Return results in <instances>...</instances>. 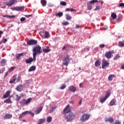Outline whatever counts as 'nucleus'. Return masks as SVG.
I'll list each match as a JSON object with an SVG mask.
<instances>
[{
	"mask_svg": "<svg viewBox=\"0 0 124 124\" xmlns=\"http://www.w3.org/2000/svg\"><path fill=\"white\" fill-rule=\"evenodd\" d=\"M63 112L65 113V118L67 120V122H70L74 118V114L71 112V110L69 109V105H68L63 109Z\"/></svg>",
	"mask_w": 124,
	"mask_h": 124,
	"instance_id": "1",
	"label": "nucleus"
},
{
	"mask_svg": "<svg viewBox=\"0 0 124 124\" xmlns=\"http://www.w3.org/2000/svg\"><path fill=\"white\" fill-rule=\"evenodd\" d=\"M33 56L36 58L37 54L40 55L42 53V50H41V47L39 46H36L32 49Z\"/></svg>",
	"mask_w": 124,
	"mask_h": 124,
	"instance_id": "2",
	"label": "nucleus"
},
{
	"mask_svg": "<svg viewBox=\"0 0 124 124\" xmlns=\"http://www.w3.org/2000/svg\"><path fill=\"white\" fill-rule=\"evenodd\" d=\"M62 62L63 65H66V66H67L70 62V60L69 59V56L67 55L66 57H65L63 59Z\"/></svg>",
	"mask_w": 124,
	"mask_h": 124,
	"instance_id": "3",
	"label": "nucleus"
},
{
	"mask_svg": "<svg viewBox=\"0 0 124 124\" xmlns=\"http://www.w3.org/2000/svg\"><path fill=\"white\" fill-rule=\"evenodd\" d=\"M95 2H98V0H92L90 1L89 2H87V6H88V9L89 10H91L92 9V7L93 5L92 4H94Z\"/></svg>",
	"mask_w": 124,
	"mask_h": 124,
	"instance_id": "4",
	"label": "nucleus"
},
{
	"mask_svg": "<svg viewBox=\"0 0 124 124\" xmlns=\"http://www.w3.org/2000/svg\"><path fill=\"white\" fill-rule=\"evenodd\" d=\"M106 93L107 94L105 97H101L100 98V102H101L102 103H104V102L106 101V99H107V98H108V97H109V96H110V95H111V93L108 91H107Z\"/></svg>",
	"mask_w": 124,
	"mask_h": 124,
	"instance_id": "5",
	"label": "nucleus"
},
{
	"mask_svg": "<svg viewBox=\"0 0 124 124\" xmlns=\"http://www.w3.org/2000/svg\"><path fill=\"white\" fill-rule=\"evenodd\" d=\"M36 61V57L33 56V58L32 57H30L28 59H25V62L26 63L29 64V63H31L32 62H35Z\"/></svg>",
	"mask_w": 124,
	"mask_h": 124,
	"instance_id": "6",
	"label": "nucleus"
},
{
	"mask_svg": "<svg viewBox=\"0 0 124 124\" xmlns=\"http://www.w3.org/2000/svg\"><path fill=\"white\" fill-rule=\"evenodd\" d=\"M89 119H90V115L89 114H84L81 117L80 121L81 122H86Z\"/></svg>",
	"mask_w": 124,
	"mask_h": 124,
	"instance_id": "7",
	"label": "nucleus"
},
{
	"mask_svg": "<svg viewBox=\"0 0 124 124\" xmlns=\"http://www.w3.org/2000/svg\"><path fill=\"white\" fill-rule=\"evenodd\" d=\"M35 44H37V41L33 39L30 40L27 42V45H35Z\"/></svg>",
	"mask_w": 124,
	"mask_h": 124,
	"instance_id": "8",
	"label": "nucleus"
},
{
	"mask_svg": "<svg viewBox=\"0 0 124 124\" xmlns=\"http://www.w3.org/2000/svg\"><path fill=\"white\" fill-rule=\"evenodd\" d=\"M105 122H106V123L108 122L110 123V124H112L114 122V118L111 117H106L105 119Z\"/></svg>",
	"mask_w": 124,
	"mask_h": 124,
	"instance_id": "9",
	"label": "nucleus"
},
{
	"mask_svg": "<svg viewBox=\"0 0 124 124\" xmlns=\"http://www.w3.org/2000/svg\"><path fill=\"white\" fill-rule=\"evenodd\" d=\"M106 66H107L108 67L109 66V62L105 60H103L102 64V68L104 69V67H106Z\"/></svg>",
	"mask_w": 124,
	"mask_h": 124,
	"instance_id": "10",
	"label": "nucleus"
},
{
	"mask_svg": "<svg viewBox=\"0 0 124 124\" xmlns=\"http://www.w3.org/2000/svg\"><path fill=\"white\" fill-rule=\"evenodd\" d=\"M12 10H16V11H22L24 10V7H15L12 8Z\"/></svg>",
	"mask_w": 124,
	"mask_h": 124,
	"instance_id": "11",
	"label": "nucleus"
},
{
	"mask_svg": "<svg viewBox=\"0 0 124 124\" xmlns=\"http://www.w3.org/2000/svg\"><path fill=\"white\" fill-rule=\"evenodd\" d=\"M112 51L107 52L105 54V56L107 59H111L112 58Z\"/></svg>",
	"mask_w": 124,
	"mask_h": 124,
	"instance_id": "12",
	"label": "nucleus"
},
{
	"mask_svg": "<svg viewBox=\"0 0 124 124\" xmlns=\"http://www.w3.org/2000/svg\"><path fill=\"white\" fill-rule=\"evenodd\" d=\"M11 118H12V114L7 113L4 115L3 119L4 120H9L11 119Z\"/></svg>",
	"mask_w": 124,
	"mask_h": 124,
	"instance_id": "13",
	"label": "nucleus"
},
{
	"mask_svg": "<svg viewBox=\"0 0 124 124\" xmlns=\"http://www.w3.org/2000/svg\"><path fill=\"white\" fill-rule=\"evenodd\" d=\"M42 109H43V107H40L35 111V113L36 115H38L40 112L42 111Z\"/></svg>",
	"mask_w": 124,
	"mask_h": 124,
	"instance_id": "14",
	"label": "nucleus"
},
{
	"mask_svg": "<svg viewBox=\"0 0 124 124\" xmlns=\"http://www.w3.org/2000/svg\"><path fill=\"white\" fill-rule=\"evenodd\" d=\"M16 89L18 92H21L22 90H23V85H19L18 86H17L16 87Z\"/></svg>",
	"mask_w": 124,
	"mask_h": 124,
	"instance_id": "15",
	"label": "nucleus"
},
{
	"mask_svg": "<svg viewBox=\"0 0 124 124\" xmlns=\"http://www.w3.org/2000/svg\"><path fill=\"white\" fill-rule=\"evenodd\" d=\"M28 114H29V111H26L23 112L21 114L19 115L20 119H22L23 116H25V115H28Z\"/></svg>",
	"mask_w": 124,
	"mask_h": 124,
	"instance_id": "16",
	"label": "nucleus"
},
{
	"mask_svg": "<svg viewBox=\"0 0 124 124\" xmlns=\"http://www.w3.org/2000/svg\"><path fill=\"white\" fill-rule=\"evenodd\" d=\"M35 69H36L35 66H32L29 69L28 71L29 72H31V71H34Z\"/></svg>",
	"mask_w": 124,
	"mask_h": 124,
	"instance_id": "17",
	"label": "nucleus"
},
{
	"mask_svg": "<svg viewBox=\"0 0 124 124\" xmlns=\"http://www.w3.org/2000/svg\"><path fill=\"white\" fill-rule=\"evenodd\" d=\"M10 95V91H8L5 94L3 95V97L4 98H6L7 97H8Z\"/></svg>",
	"mask_w": 124,
	"mask_h": 124,
	"instance_id": "18",
	"label": "nucleus"
},
{
	"mask_svg": "<svg viewBox=\"0 0 124 124\" xmlns=\"http://www.w3.org/2000/svg\"><path fill=\"white\" fill-rule=\"evenodd\" d=\"M69 89H70V91L71 92H72L73 93H74L75 92H76V87H75L73 86H70Z\"/></svg>",
	"mask_w": 124,
	"mask_h": 124,
	"instance_id": "19",
	"label": "nucleus"
},
{
	"mask_svg": "<svg viewBox=\"0 0 124 124\" xmlns=\"http://www.w3.org/2000/svg\"><path fill=\"white\" fill-rule=\"evenodd\" d=\"M1 65L4 66L6 64V60L5 59H2L0 62Z\"/></svg>",
	"mask_w": 124,
	"mask_h": 124,
	"instance_id": "20",
	"label": "nucleus"
},
{
	"mask_svg": "<svg viewBox=\"0 0 124 124\" xmlns=\"http://www.w3.org/2000/svg\"><path fill=\"white\" fill-rule=\"evenodd\" d=\"M41 2L42 6H46V4H47V1L46 0H41Z\"/></svg>",
	"mask_w": 124,
	"mask_h": 124,
	"instance_id": "21",
	"label": "nucleus"
},
{
	"mask_svg": "<svg viewBox=\"0 0 124 124\" xmlns=\"http://www.w3.org/2000/svg\"><path fill=\"white\" fill-rule=\"evenodd\" d=\"M111 17L115 20V19H117V14L115 13H112L111 15Z\"/></svg>",
	"mask_w": 124,
	"mask_h": 124,
	"instance_id": "22",
	"label": "nucleus"
},
{
	"mask_svg": "<svg viewBox=\"0 0 124 124\" xmlns=\"http://www.w3.org/2000/svg\"><path fill=\"white\" fill-rule=\"evenodd\" d=\"M115 103H116V100H115V99H113L109 103V105L110 106H113V105L115 104Z\"/></svg>",
	"mask_w": 124,
	"mask_h": 124,
	"instance_id": "23",
	"label": "nucleus"
},
{
	"mask_svg": "<svg viewBox=\"0 0 124 124\" xmlns=\"http://www.w3.org/2000/svg\"><path fill=\"white\" fill-rule=\"evenodd\" d=\"M113 78H115V75H110L108 78V80L112 81V80H113Z\"/></svg>",
	"mask_w": 124,
	"mask_h": 124,
	"instance_id": "24",
	"label": "nucleus"
},
{
	"mask_svg": "<svg viewBox=\"0 0 124 124\" xmlns=\"http://www.w3.org/2000/svg\"><path fill=\"white\" fill-rule=\"evenodd\" d=\"M101 62H100L99 60H97L95 62V66H96V67H97V66H99V65H100Z\"/></svg>",
	"mask_w": 124,
	"mask_h": 124,
	"instance_id": "25",
	"label": "nucleus"
},
{
	"mask_svg": "<svg viewBox=\"0 0 124 124\" xmlns=\"http://www.w3.org/2000/svg\"><path fill=\"white\" fill-rule=\"evenodd\" d=\"M43 52H44L45 53H48L49 52H50V51H51L50 49H49V47H47V48H44L43 49Z\"/></svg>",
	"mask_w": 124,
	"mask_h": 124,
	"instance_id": "26",
	"label": "nucleus"
},
{
	"mask_svg": "<svg viewBox=\"0 0 124 124\" xmlns=\"http://www.w3.org/2000/svg\"><path fill=\"white\" fill-rule=\"evenodd\" d=\"M56 106L52 107L49 110V113H52L54 110H56Z\"/></svg>",
	"mask_w": 124,
	"mask_h": 124,
	"instance_id": "27",
	"label": "nucleus"
},
{
	"mask_svg": "<svg viewBox=\"0 0 124 124\" xmlns=\"http://www.w3.org/2000/svg\"><path fill=\"white\" fill-rule=\"evenodd\" d=\"M63 15V13H62V12H59L56 14V16H57V17H62Z\"/></svg>",
	"mask_w": 124,
	"mask_h": 124,
	"instance_id": "28",
	"label": "nucleus"
},
{
	"mask_svg": "<svg viewBox=\"0 0 124 124\" xmlns=\"http://www.w3.org/2000/svg\"><path fill=\"white\" fill-rule=\"evenodd\" d=\"M16 80H17V78H13L11 79L9 83L10 84H13V83H14V82H15V81H16Z\"/></svg>",
	"mask_w": 124,
	"mask_h": 124,
	"instance_id": "29",
	"label": "nucleus"
},
{
	"mask_svg": "<svg viewBox=\"0 0 124 124\" xmlns=\"http://www.w3.org/2000/svg\"><path fill=\"white\" fill-rule=\"evenodd\" d=\"M119 47H124V41H120L119 42Z\"/></svg>",
	"mask_w": 124,
	"mask_h": 124,
	"instance_id": "30",
	"label": "nucleus"
},
{
	"mask_svg": "<svg viewBox=\"0 0 124 124\" xmlns=\"http://www.w3.org/2000/svg\"><path fill=\"white\" fill-rule=\"evenodd\" d=\"M45 37L46 38H49V32L46 31L45 32Z\"/></svg>",
	"mask_w": 124,
	"mask_h": 124,
	"instance_id": "31",
	"label": "nucleus"
},
{
	"mask_svg": "<svg viewBox=\"0 0 124 124\" xmlns=\"http://www.w3.org/2000/svg\"><path fill=\"white\" fill-rule=\"evenodd\" d=\"M6 5L8 6H12L13 5V1L12 0H10L8 3H7Z\"/></svg>",
	"mask_w": 124,
	"mask_h": 124,
	"instance_id": "32",
	"label": "nucleus"
},
{
	"mask_svg": "<svg viewBox=\"0 0 124 124\" xmlns=\"http://www.w3.org/2000/svg\"><path fill=\"white\" fill-rule=\"evenodd\" d=\"M65 16L66 19H67V20H70L72 19V17H71V16H70V15H69V14H67L65 15Z\"/></svg>",
	"mask_w": 124,
	"mask_h": 124,
	"instance_id": "33",
	"label": "nucleus"
},
{
	"mask_svg": "<svg viewBox=\"0 0 124 124\" xmlns=\"http://www.w3.org/2000/svg\"><path fill=\"white\" fill-rule=\"evenodd\" d=\"M32 81V80L31 79H29L26 81L25 84H26V85H30V84H31V83Z\"/></svg>",
	"mask_w": 124,
	"mask_h": 124,
	"instance_id": "34",
	"label": "nucleus"
},
{
	"mask_svg": "<svg viewBox=\"0 0 124 124\" xmlns=\"http://www.w3.org/2000/svg\"><path fill=\"white\" fill-rule=\"evenodd\" d=\"M38 123H40V124H44L45 123V120L44 119H40L38 121Z\"/></svg>",
	"mask_w": 124,
	"mask_h": 124,
	"instance_id": "35",
	"label": "nucleus"
},
{
	"mask_svg": "<svg viewBox=\"0 0 124 124\" xmlns=\"http://www.w3.org/2000/svg\"><path fill=\"white\" fill-rule=\"evenodd\" d=\"M23 55H24V53H20L19 54H18L16 57V59H17L18 60L20 59V58H21V57H22V56H23Z\"/></svg>",
	"mask_w": 124,
	"mask_h": 124,
	"instance_id": "36",
	"label": "nucleus"
},
{
	"mask_svg": "<svg viewBox=\"0 0 124 124\" xmlns=\"http://www.w3.org/2000/svg\"><path fill=\"white\" fill-rule=\"evenodd\" d=\"M100 9H101V6H97L94 10H95V11H96L97 10H100Z\"/></svg>",
	"mask_w": 124,
	"mask_h": 124,
	"instance_id": "37",
	"label": "nucleus"
},
{
	"mask_svg": "<svg viewBox=\"0 0 124 124\" xmlns=\"http://www.w3.org/2000/svg\"><path fill=\"white\" fill-rule=\"evenodd\" d=\"M31 101V98H29L28 99L26 102H25V104H28V103H30Z\"/></svg>",
	"mask_w": 124,
	"mask_h": 124,
	"instance_id": "38",
	"label": "nucleus"
},
{
	"mask_svg": "<svg viewBox=\"0 0 124 124\" xmlns=\"http://www.w3.org/2000/svg\"><path fill=\"white\" fill-rule=\"evenodd\" d=\"M62 24H63L64 26H67L69 25V22L68 21H64L62 23Z\"/></svg>",
	"mask_w": 124,
	"mask_h": 124,
	"instance_id": "39",
	"label": "nucleus"
},
{
	"mask_svg": "<svg viewBox=\"0 0 124 124\" xmlns=\"http://www.w3.org/2000/svg\"><path fill=\"white\" fill-rule=\"evenodd\" d=\"M47 123H51V122H52V117H47Z\"/></svg>",
	"mask_w": 124,
	"mask_h": 124,
	"instance_id": "40",
	"label": "nucleus"
},
{
	"mask_svg": "<svg viewBox=\"0 0 124 124\" xmlns=\"http://www.w3.org/2000/svg\"><path fill=\"white\" fill-rule=\"evenodd\" d=\"M60 4L61 5H63V6H65V5H66V2H65V1H61L60 2Z\"/></svg>",
	"mask_w": 124,
	"mask_h": 124,
	"instance_id": "41",
	"label": "nucleus"
},
{
	"mask_svg": "<svg viewBox=\"0 0 124 124\" xmlns=\"http://www.w3.org/2000/svg\"><path fill=\"white\" fill-rule=\"evenodd\" d=\"M4 102L6 103H10L11 102V100L10 99H7V100L4 101Z\"/></svg>",
	"mask_w": 124,
	"mask_h": 124,
	"instance_id": "42",
	"label": "nucleus"
},
{
	"mask_svg": "<svg viewBox=\"0 0 124 124\" xmlns=\"http://www.w3.org/2000/svg\"><path fill=\"white\" fill-rule=\"evenodd\" d=\"M15 67H11L9 70V72H11L14 70Z\"/></svg>",
	"mask_w": 124,
	"mask_h": 124,
	"instance_id": "43",
	"label": "nucleus"
},
{
	"mask_svg": "<svg viewBox=\"0 0 124 124\" xmlns=\"http://www.w3.org/2000/svg\"><path fill=\"white\" fill-rule=\"evenodd\" d=\"M119 58H121L120 56H119V55H116L114 58V60H117V59H119Z\"/></svg>",
	"mask_w": 124,
	"mask_h": 124,
	"instance_id": "44",
	"label": "nucleus"
},
{
	"mask_svg": "<svg viewBox=\"0 0 124 124\" xmlns=\"http://www.w3.org/2000/svg\"><path fill=\"white\" fill-rule=\"evenodd\" d=\"M66 87V86L65 85H62V87L60 88V89H61V90H64V89H65Z\"/></svg>",
	"mask_w": 124,
	"mask_h": 124,
	"instance_id": "45",
	"label": "nucleus"
},
{
	"mask_svg": "<svg viewBox=\"0 0 124 124\" xmlns=\"http://www.w3.org/2000/svg\"><path fill=\"white\" fill-rule=\"evenodd\" d=\"M24 21H26V18H25V17H21L20 18V22H24Z\"/></svg>",
	"mask_w": 124,
	"mask_h": 124,
	"instance_id": "46",
	"label": "nucleus"
},
{
	"mask_svg": "<svg viewBox=\"0 0 124 124\" xmlns=\"http://www.w3.org/2000/svg\"><path fill=\"white\" fill-rule=\"evenodd\" d=\"M99 47L100 48H104V47H105V45L104 44L100 45Z\"/></svg>",
	"mask_w": 124,
	"mask_h": 124,
	"instance_id": "47",
	"label": "nucleus"
},
{
	"mask_svg": "<svg viewBox=\"0 0 124 124\" xmlns=\"http://www.w3.org/2000/svg\"><path fill=\"white\" fill-rule=\"evenodd\" d=\"M29 114H30V115H31L32 117H33V116H34V114L31 111H29Z\"/></svg>",
	"mask_w": 124,
	"mask_h": 124,
	"instance_id": "48",
	"label": "nucleus"
},
{
	"mask_svg": "<svg viewBox=\"0 0 124 124\" xmlns=\"http://www.w3.org/2000/svg\"><path fill=\"white\" fill-rule=\"evenodd\" d=\"M15 16H9V18L10 19H13V18H15Z\"/></svg>",
	"mask_w": 124,
	"mask_h": 124,
	"instance_id": "49",
	"label": "nucleus"
},
{
	"mask_svg": "<svg viewBox=\"0 0 124 124\" xmlns=\"http://www.w3.org/2000/svg\"><path fill=\"white\" fill-rule=\"evenodd\" d=\"M119 6H120V7H124V3H120Z\"/></svg>",
	"mask_w": 124,
	"mask_h": 124,
	"instance_id": "50",
	"label": "nucleus"
},
{
	"mask_svg": "<svg viewBox=\"0 0 124 124\" xmlns=\"http://www.w3.org/2000/svg\"><path fill=\"white\" fill-rule=\"evenodd\" d=\"M12 0L13 2V4H15V3H17L18 2L17 0Z\"/></svg>",
	"mask_w": 124,
	"mask_h": 124,
	"instance_id": "51",
	"label": "nucleus"
},
{
	"mask_svg": "<svg viewBox=\"0 0 124 124\" xmlns=\"http://www.w3.org/2000/svg\"><path fill=\"white\" fill-rule=\"evenodd\" d=\"M47 5H48V7H53V6H54V5H53L51 3H48Z\"/></svg>",
	"mask_w": 124,
	"mask_h": 124,
	"instance_id": "52",
	"label": "nucleus"
},
{
	"mask_svg": "<svg viewBox=\"0 0 124 124\" xmlns=\"http://www.w3.org/2000/svg\"><path fill=\"white\" fill-rule=\"evenodd\" d=\"M7 42V39L6 38H4L3 41V43H6Z\"/></svg>",
	"mask_w": 124,
	"mask_h": 124,
	"instance_id": "53",
	"label": "nucleus"
},
{
	"mask_svg": "<svg viewBox=\"0 0 124 124\" xmlns=\"http://www.w3.org/2000/svg\"><path fill=\"white\" fill-rule=\"evenodd\" d=\"M2 16L5 18H9V15H3Z\"/></svg>",
	"mask_w": 124,
	"mask_h": 124,
	"instance_id": "54",
	"label": "nucleus"
},
{
	"mask_svg": "<svg viewBox=\"0 0 124 124\" xmlns=\"http://www.w3.org/2000/svg\"><path fill=\"white\" fill-rule=\"evenodd\" d=\"M108 29V26H107V25H105L104 27V30H107Z\"/></svg>",
	"mask_w": 124,
	"mask_h": 124,
	"instance_id": "55",
	"label": "nucleus"
},
{
	"mask_svg": "<svg viewBox=\"0 0 124 124\" xmlns=\"http://www.w3.org/2000/svg\"><path fill=\"white\" fill-rule=\"evenodd\" d=\"M76 29H79V28H81V26L80 25H77L76 26Z\"/></svg>",
	"mask_w": 124,
	"mask_h": 124,
	"instance_id": "56",
	"label": "nucleus"
},
{
	"mask_svg": "<svg viewBox=\"0 0 124 124\" xmlns=\"http://www.w3.org/2000/svg\"><path fill=\"white\" fill-rule=\"evenodd\" d=\"M16 82H19L20 81V77H18L17 78H16Z\"/></svg>",
	"mask_w": 124,
	"mask_h": 124,
	"instance_id": "57",
	"label": "nucleus"
},
{
	"mask_svg": "<svg viewBox=\"0 0 124 124\" xmlns=\"http://www.w3.org/2000/svg\"><path fill=\"white\" fill-rule=\"evenodd\" d=\"M79 88H83V83H81L79 84Z\"/></svg>",
	"mask_w": 124,
	"mask_h": 124,
	"instance_id": "58",
	"label": "nucleus"
},
{
	"mask_svg": "<svg viewBox=\"0 0 124 124\" xmlns=\"http://www.w3.org/2000/svg\"><path fill=\"white\" fill-rule=\"evenodd\" d=\"M25 17H27V18H29V17H31V15H25Z\"/></svg>",
	"mask_w": 124,
	"mask_h": 124,
	"instance_id": "59",
	"label": "nucleus"
},
{
	"mask_svg": "<svg viewBox=\"0 0 124 124\" xmlns=\"http://www.w3.org/2000/svg\"><path fill=\"white\" fill-rule=\"evenodd\" d=\"M70 11H71V12H72L73 11H75V10H74L73 8H71L70 9Z\"/></svg>",
	"mask_w": 124,
	"mask_h": 124,
	"instance_id": "60",
	"label": "nucleus"
},
{
	"mask_svg": "<svg viewBox=\"0 0 124 124\" xmlns=\"http://www.w3.org/2000/svg\"><path fill=\"white\" fill-rule=\"evenodd\" d=\"M1 33H3V32L0 31V38L1 37Z\"/></svg>",
	"mask_w": 124,
	"mask_h": 124,
	"instance_id": "61",
	"label": "nucleus"
},
{
	"mask_svg": "<svg viewBox=\"0 0 124 124\" xmlns=\"http://www.w3.org/2000/svg\"><path fill=\"white\" fill-rule=\"evenodd\" d=\"M21 99V97L19 96L16 98V100L19 101Z\"/></svg>",
	"mask_w": 124,
	"mask_h": 124,
	"instance_id": "62",
	"label": "nucleus"
},
{
	"mask_svg": "<svg viewBox=\"0 0 124 124\" xmlns=\"http://www.w3.org/2000/svg\"><path fill=\"white\" fill-rule=\"evenodd\" d=\"M94 107V105H92L91 106V109H93Z\"/></svg>",
	"mask_w": 124,
	"mask_h": 124,
	"instance_id": "63",
	"label": "nucleus"
},
{
	"mask_svg": "<svg viewBox=\"0 0 124 124\" xmlns=\"http://www.w3.org/2000/svg\"><path fill=\"white\" fill-rule=\"evenodd\" d=\"M121 68H122V69H124V64L121 66Z\"/></svg>",
	"mask_w": 124,
	"mask_h": 124,
	"instance_id": "64",
	"label": "nucleus"
}]
</instances>
